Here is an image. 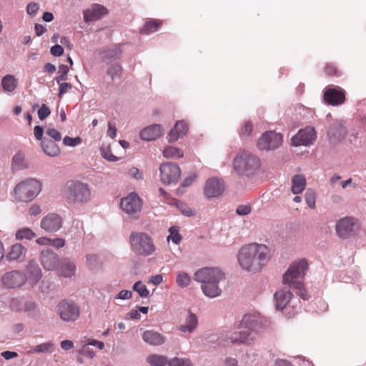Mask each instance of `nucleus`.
I'll return each mask as SVG.
<instances>
[{
  "label": "nucleus",
  "mask_w": 366,
  "mask_h": 366,
  "mask_svg": "<svg viewBox=\"0 0 366 366\" xmlns=\"http://www.w3.org/2000/svg\"><path fill=\"white\" fill-rule=\"evenodd\" d=\"M270 258L269 248L264 244H250L242 247L237 259L240 266L249 272H257L264 266Z\"/></svg>",
  "instance_id": "1"
},
{
  "label": "nucleus",
  "mask_w": 366,
  "mask_h": 366,
  "mask_svg": "<svg viewBox=\"0 0 366 366\" xmlns=\"http://www.w3.org/2000/svg\"><path fill=\"white\" fill-rule=\"evenodd\" d=\"M224 277V273L219 268L204 267L195 272L194 280L202 284L201 288L205 296L214 298L222 292L219 283Z\"/></svg>",
  "instance_id": "2"
},
{
  "label": "nucleus",
  "mask_w": 366,
  "mask_h": 366,
  "mask_svg": "<svg viewBox=\"0 0 366 366\" xmlns=\"http://www.w3.org/2000/svg\"><path fill=\"white\" fill-rule=\"evenodd\" d=\"M239 331L220 332L209 337L208 342L215 346H227L229 344L252 345L259 335V333L249 329L238 328Z\"/></svg>",
  "instance_id": "3"
},
{
  "label": "nucleus",
  "mask_w": 366,
  "mask_h": 366,
  "mask_svg": "<svg viewBox=\"0 0 366 366\" xmlns=\"http://www.w3.org/2000/svg\"><path fill=\"white\" fill-rule=\"evenodd\" d=\"M308 269V264L305 259L294 262L285 272L282 277L284 285H288L290 289L295 290V292L303 300H308L310 295L304 287L303 283L298 280L302 279Z\"/></svg>",
  "instance_id": "4"
},
{
  "label": "nucleus",
  "mask_w": 366,
  "mask_h": 366,
  "mask_svg": "<svg viewBox=\"0 0 366 366\" xmlns=\"http://www.w3.org/2000/svg\"><path fill=\"white\" fill-rule=\"evenodd\" d=\"M232 165L239 175L251 177L259 171L261 160L249 151L240 150L233 159Z\"/></svg>",
  "instance_id": "5"
},
{
  "label": "nucleus",
  "mask_w": 366,
  "mask_h": 366,
  "mask_svg": "<svg viewBox=\"0 0 366 366\" xmlns=\"http://www.w3.org/2000/svg\"><path fill=\"white\" fill-rule=\"evenodd\" d=\"M91 194L89 186L78 180L67 182L63 190V196L70 204H86L90 200Z\"/></svg>",
  "instance_id": "6"
},
{
  "label": "nucleus",
  "mask_w": 366,
  "mask_h": 366,
  "mask_svg": "<svg viewBox=\"0 0 366 366\" xmlns=\"http://www.w3.org/2000/svg\"><path fill=\"white\" fill-rule=\"evenodd\" d=\"M129 242L132 252L137 256L147 257L156 250L153 239L146 232H132Z\"/></svg>",
  "instance_id": "7"
},
{
  "label": "nucleus",
  "mask_w": 366,
  "mask_h": 366,
  "mask_svg": "<svg viewBox=\"0 0 366 366\" xmlns=\"http://www.w3.org/2000/svg\"><path fill=\"white\" fill-rule=\"evenodd\" d=\"M41 190L40 182L34 179H28L21 182L15 187V198L19 201L27 202L34 199Z\"/></svg>",
  "instance_id": "8"
},
{
  "label": "nucleus",
  "mask_w": 366,
  "mask_h": 366,
  "mask_svg": "<svg viewBox=\"0 0 366 366\" xmlns=\"http://www.w3.org/2000/svg\"><path fill=\"white\" fill-rule=\"evenodd\" d=\"M120 207L129 217L137 219L142 210V201L137 193L131 192L121 199Z\"/></svg>",
  "instance_id": "9"
},
{
  "label": "nucleus",
  "mask_w": 366,
  "mask_h": 366,
  "mask_svg": "<svg viewBox=\"0 0 366 366\" xmlns=\"http://www.w3.org/2000/svg\"><path fill=\"white\" fill-rule=\"evenodd\" d=\"M160 180L165 185L176 184L180 177L181 170L174 162H165L159 167Z\"/></svg>",
  "instance_id": "10"
},
{
  "label": "nucleus",
  "mask_w": 366,
  "mask_h": 366,
  "mask_svg": "<svg viewBox=\"0 0 366 366\" xmlns=\"http://www.w3.org/2000/svg\"><path fill=\"white\" fill-rule=\"evenodd\" d=\"M282 141L283 137L280 133L267 131L262 134L257 145L260 150H274L282 145Z\"/></svg>",
  "instance_id": "11"
},
{
  "label": "nucleus",
  "mask_w": 366,
  "mask_h": 366,
  "mask_svg": "<svg viewBox=\"0 0 366 366\" xmlns=\"http://www.w3.org/2000/svg\"><path fill=\"white\" fill-rule=\"evenodd\" d=\"M57 312L61 320L64 322H74L80 315L79 306L68 300H61L57 305Z\"/></svg>",
  "instance_id": "12"
},
{
  "label": "nucleus",
  "mask_w": 366,
  "mask_h": 366,
  "mask_svg": "<svg viewBox=\"0 0 366 366\" xmlns=\"http://www.w3.org/2000/svg\"><path fill=\"white\" fill-rule=\"evenodd\" d=\"M323 101L333 107L342 105L345 102V91L339 86L329 85L323 90Z\"/></svg>",
  "instance_id": "13"
},
{
  "label": "nucleus",
  "mask_w": 366,
  "mask_h": 366,
  "mask_svg": "<svg viewBox=\"0 0 366 366\" xmlns=\"http://www.w3.org/2000/svg\"><path fill=\"white\" fill-rule=\"evenodd\" d=\"M335 228L337 235L340 238L345 239L355 235L359 229V225L355 219L345 217L337 222Z\"/></svg>",
  "instance_id": "14"
},
{
  "label": "nucleus",
  "mask_w": 366,
  "mask_h": 366,
  "mask_svg": "<svg viewBox=\"0 0 366 366\" xmlns=\"http://www.w3.org/2000/svg\"><path fill=\"white\" fill-rule=\"evenodd\" d=\"M27 281L26 275L20 270L6 272L1 278L2 285L6 288H18Z\"/></svg>",
  "instance_id": "15"
},
{
  "label": "nucleus",
  "mask_w": 366,
  "mask_h": 366,
  "mask_svg": "<svg viewBox=\"0 0 366 366\" xmlns=\"http://www.w3.org/2000/svg\"><path fill=\"white\" fill-rule=\"evenodd\" d=\"M316 139V132L313 127H306L305 129L299 130L297 134L291 139L292 145L310 146L314 143Z\"/></svg>",
  "instance_id": "16"
},
{
  "label": "nucleus",
  "mask_w": 366,
  "mask_h": 366,
  "mask_svg": "<svg viewBox=\"0 0 366 366\" xmlns=\"http://www.w3.org/2000/svg\"><path fill=\"white\" fill-rule=\"evenodd\" d=\"M62 218L57 214L50 213L41 221V227L47 232H56L62 227Z\"/></svg>",
  "instance_id": "17"
},
{
  "label": "nucleus",
  "mask_w": 366,
  "mask_h": 366,
  "mask_svg": "<svg viewBox=\"0 0 366 366\" xmlns=\"http://www.w3.org/2000/svg\"><path fill=\"white\" fill-rule=\"evenodd\" d=\"M262 320L257 314H246L244 315L239 323L238 328L249 329L252 331L259 333L262 328Z\"/></svg>",
  "instance_id": "18"
},
{
  "label": "nucleus",
  "mask_w": 366,
  "mask_h": 366,
  "mask_svg": "<svg viewBox=\"0 0 366 366\" xmlns=\"http://www.w3.org/2000/svg\"><path fill=\"white\" fill-rule=\"evenodd\" d=\"M224 190V183L218 178H210L205 183L204 193L208 198L217 197L223 193Z\"/></svg>",
  "instance_id": "19"
},
{
  "label": "nucleus",
  "mask_w": 366,
  "mask_h": 366,
  "mask_svg": "<svg viewBox=\"0 0 366 366\" xmlns=\"http://www.w3.org/2000/svg\"><path fill=\"white\" fill-rule=\"evenodd\" d=\"M40 261L46 270H54L59 263V256L49 249H44L41 252Z\"/></svg>",
  "instance_id": "20"
},
{
  "label": "nucleus",
  "mask_w": 366,
  "mask_h": 366,
  "mask_svg": "<svg viewBox=\"0 0 366 366\" xmlns=\"http://www.w3.org/2000/svg\"><path fill=\"white\" fill-rule=\"evenodd\" d=\"M347 134V129L340 121H335L330 127L327 136L330 141L336 143L343 139Z\"/></svg>",
  "instance_id": "21"
},
{
  "label": "nucleus",
  "mask_w": 366,
  "mask_h": 366,
  "mask_svg": "<svg viewBox=\"0 0 366 366\" xmlns=\"http://www.w3.org/2000/svg\"><path fill=\"white\" fill-rule=\"evenodd\" d=\"M26 278L29 283L34 287L42 277V272L38 263L34 260L29 262L26 267Z\"/></svg>",
  "instance_id": "22"
},
{
  "label": "nucleus",
  "mask_w": 366,
  "mask_h": 366,
  "mask_svg": "<svg viewBox=\"0 0 366 366\" xmlns=\"http://www.w3.org/2000/svg\"><path fill=\"white\" fill-rule=\"evenodd\" d=\"M188 124L183 120L177 121L167 136V141L173 143L182 138L188 132Z\"/></svg>",
  "instance_id": "23"
},
{
  "label": "nucleus",
  "mask_w": 366,
  "mask_h": 366,
  "mask_svg": "<svg viewBox=\"0 0 366 366\" xmlns=\"http://www.w3.org/2000/svg\"><path fill=\"white\" fill-rule=\"evenodd\" d=\"M163 132L162 125L154 124L141 130L139 136L144 141H152L159 137Z\"/></svg>",
  "instance_id": "24"
},
{
  "label": "nucleus",
  "mask_w": 366,
  "mask_h": 366,
  "mask_svg": "<svg viewBox=\"0 0 366 366\" xmlns=\"http://www.w3.org/2000/svg\"><path fill=\"white\" fill-rule=\"evenodd\" d=\"M107 9L99 4H94L90 9L84 11V20L85 22H92L97 21L105 14Z\"/></svg>",
  "instance_id": "25"
},
{
  "label": "nucleus",
  "mask_w": 366,
  "mask_h": 366,
  "mask_svg": "<svg viewBox=\"0 0 366 366\" xmlns=\"http://www.w3.org/2000/svg\"><path fill=\"white\" fill-rule=\"evenodd\" d=\"M292 296V293L289 290L282 289L277 291L274 295L276 308L282 310L290 302Z\"/></svg>",
  "instance_id": "26"
},
{
  "label": "nucleus",
  "mask_w": 366,
  "mask_h": 366,
  "mask_svg": "<svg viewBox=\"0 0 366 366\" xmlns=\"http://www.w3.org/2000/svg\"><path fill=\"white\" fill-rule=\"evenodd\" d=\"M142 339L147 344L154 346L162 345L165 342V337L159 332L153 330L144 331L142 335Z\"/></svg>",
  "instance_id": "27"
},
{
  "label": "nucleus",
  "mask_w": 366,
  "mask_h": 366,
  "mask_svg": "<svg viewBox=\"0 0 366 366\" xmlns=\"http://www.w3.org/2000/svg\"><path fill=\"white\" fill-rule=\"evenodd\" d=\"M198 326V318L197 315L190 310L185 318L184 324L181 325L179 330L183 332L192 333Z\"/></svg>",
  "instance_id": "28"
},
{
  "label": "nucleus",
  "mask_w": 366,
  "mask_h": 366,
  "mask_svg": "<svg viewBox=\"0 0 366 366\" xmlns=\"http://www.w3.org/2000/svg\"><path fill=\"white\" fill-rule=\"evenodd\" d=\"M26 249L21 244H14L6 255L9 261H19L24 258Z\"/></svg>",
  "instance_id": "29"
},
{
  "label": "nucleus",
  "mask_w": 366,
  "mask_h": 366,
  "mask_svg": "<svg viewBox=\"0 0 366 366\" xmlns=\"http://www.w3.org/2000/svg\"><path fill=\"white\" fill-rule=\"evenodd\" d=\"M122 49L119 45H114L104 49L102 52V58L104 61H110L120 58Z\"/></svg>",
  "instance_id": "30"
},
{
  "label": "nucleus",
  "mask_w": 366,
  "mask_h": 366,
  "mask_svg": "<svg viewBox=\"0 0 366 366\" xmlns=\"http://www.w3.org/2000/svg\"><path fill=\"white\" fill-rule=\"evenodd\" d=\"M76 271V267L73 262L69 259H64L59 266V274L64 277H72Z\"/></svg>",
  "instance_id": "31"
},
{
  "label": "nucleus",
  "mask_w": 366,
  "mask_h": 366,
  "mask_svg": "<svg viewBox=\"0 0 366 366\" xmlns=\"http://www.w3.org/2000/svg\"><path fill=\"white\" fill-rule=\"evenodd\" d=\"M41 145L44 153L49 157H56L60 153L59 147L54 141L44 138L41 141Z\"/></svg>",
  "instance_id": "32"
},
{
  "label": "nucleus",
  "mask_w": 366,
  "mask_h": 366,
  "mask_svg": "<svg viewBox=\"0 0 366 366\" xmlns=\"http://www.w3.org/2000/svg\"><path fill=\"white\" fill-rule=\"evenodd\" d=\"M167 356L153 354L147 357V362L152 366H169V361Z\"/></svg>",
  "instance_id": "33"
},
{
  "label": "nucleus",
  "mask_w": 366,
  "mask_h": 366,
  "mask_svg": "<svg viewBox=\"0 0 366 366\" xmlns=\"http://www.w3.org/2000/svg\"><path fill=\"white\" fill-rule=\"evenodd\" d=\"M292 192L293 194H300L306 186V179L304 176L295 174L292 179Z\"/></svg>",
  "instance_id": "34"
},
{
  "label": "nucleus",
  "mask_w": 366,
  "mask_h": 366,
  "mask_svg": "<svg viewBox=\"0 0 366 366\" xmlns=\"http://www.w3.org/2000/svg\"><path fill=\"white\" fill-rule=\"evenodd\" d=\"M1 86L4 92H12L18 85V80L14 75L7 74L1 80Z\"/></svg>",
  "instance_id": "35"
},
{
  "label": "nucleus",
  "mask_w": 366,
  "mask_h": 366,
  "mask_svg": "<svg viewBox=\"0 0 366 366\" xmlns=\"http://www.w3.org/2000/svg\"><path fill=\"white\" fill-rule=\"evenodd\" d=\"M29 164L25 159L24 154L17 152L12 158L11 168L14 171L21 170L28 168Z\"/></svg>",
  "instance_id": "36"
},
{
  "label": "nucleus",
  "mask_w": 366,
  "mask_h": 366,
  "mask_svg": "<svg viewBox=\"0 0 366 366\" xmlns=\"http://www.w3.org/2000/svg\"><path fill=\"white\" fill-rule=\"evenodd\" d=\"M161 24V21L156 19L148 21L140 29V32L143 34H152L153 32L157 31Z\"/></svg>",
  "instance_id": "37"
},
{
  "label": "nucleus",
  "mask_w": 366,
  "mask_h": 366,
  "mask_svg": "<svg viewBox=\"0 0 366 366\" xmlns=\"http://www.w3.org/2000/svg\"><path fill=\"white\" fill-rule=\"evenodd\" d=\"M163 156L167 159H179L183 157V152L177 147H167L163 150Z\"/></svg>",
  "instance_id": "38"
},
{
  "label": "nucleus",
  "mask_w": 366,
  "mask_h": 366,
  "mask_svg": "<svg viewBox=\"0 0 366 366\" xmlns=\"http://www.w3.org/2000/svg\"><path fill=\"white\" fill-rule=\"evenodd\" d=\"M54 350V345L52 342H46L36 345L35 347L31 349L30 353H46L52 352Z\"/></svg>",
  "instance_id": "39"
},
{
  "label": "nucleus",
  "mask_w": 366,
  "mask_h": 366,
  "mask_svg": "<svg viewBox=\"0 0 366 366\" xmlns=\"http://www.w3.org/2000/svg\"><path fill=\"white\" fill-rule=\"evenodd\" d=\"M36 237V234L29 228L25 227L19 229L16 233V238L19 240H30Z\"/></svg>",
  "instance_id": "40"
},
{
  "label": "nucleus",
  "mask_w": 366,
  "mask_h": 366,
  "mask_svg": "<svg viewBox=\"0 0 366 366\" xmlns=\"http://www.w3.org/2000/svg\"><path fill=\"white\" fill-rule=\"evenodd\" d=\"M191 282L190 276L184 272H179L176 277V283L180 287H187Z\"/></svg>",
  "instance_id": "41"
},
{
  "label": "nucleus",
  "mask_w": 366,
  "mask_h": 366,
  "mask_svg": "<svg viewBox=\"0 0 366 366\" xmlns=\"http://www.w3.org/2000/svg\"><path fill=\"white\" fill-rule=\"evenodd\" d=\"M122 68L119 64L115 63L112 64L107 69V74L110 76L112 80L120 78L122 75Z\"/></svg>",
  "instance_id": "42"
},
{
  "label": "nucleus",
  "mask_w": 366,
  "mask_h": 366,
  "mask_svg": "<svg viewBox=\"0 0 366 366\" xmlns=\"http://www.w3.org/2000/svg\"><path fill=\"white\" fill-rule=\"evenodd\" d=\"M24 300L23 298H12L9 302L10 310L15 312H23Z\"/></svg>",
  "instance_id": "43"
},
{
  "label": "nucleus",
  "mask_w": 366,
  "mask_h": 366,
  "mask_svg": "<svg viewBox=\"0 0 366 366\" xmlns=\"http://www.w3.org/2000/svg\"><path fill=\"white\" fill-rule=\"evenodd\" d=\"M134 291L137 292L141 297H147L149 295V292L145 285L141 281L136 282L133 285Z\"/></svg>",
  "instance_id": "44"
},
{
  "label": "nucleus",
  "mask_w": 366,
  "mask_h": 366,
  "mask_svg": "<svg viewBox=\"0 0 366 366\" xmlns=\"http://www.w3.org/2000/svg\"><path fill=\"white\" fill-rule=\"evenodd\" d=\"M69 69L68 66L65 64H61L59 66L58 69V76L56 78V81L57 84H59L60 82L63 81H66L68 79V72Z\"/></svg>",
  "instance_id": "45"
},
{
  "label": "nucleus",
  "mask_w": 366,
  "mask_h": 366,
  "mask_svg": "<svg viewBox=\"0 0 366 366\" xmlns=\"http://www.w3.org/2000/svg\"><path fill=\"white\" fill-rule=\"evenodd\" d=\"M86 264L91 269H97L99 265V259L97 255L88 254L86 256Z\"/></svg>",
  "instance_id": "46"
},
{
  "label": "nucleus",
  "mask_w": 366,
  "mask_h": 366,
  "mask_svg": "<svg viewBox=\"0 0 366 366\" xmlns=\"http://www.w3.org/2000/svg\"><path fill=\"white\" fill-rule=\"evenodd\" d=\"M169 235L167 237V240L169 241L171 239L174 244H179L182 239V236L179 234L177 227H171L169 229Z\"/></svg>",
  "instance_id": "47"
},
{
  "label": "nucleus",
  "mask_w": 366,
  "mask_h": 366,
  "mask_svg": "<svg viewBox=\"0 0 366 366\" xmlns=\"http://www.w3.org/2000/svg\"><path fill=\"white\" fill-rule=\"evenodd\" d=\"M177 207L179 212L187 217H192L195 214L194 210L182 202H178L177 203Z\"/></svg>",
  "instance_id": "48"
},
{
  "label": "nucleus",
  "mask_w": 366,
  "mask_h": 366,
  "mask_svg": "<svg viewBox=\"0 0 366 366\" xmlns=\"http://www.w3.org/2000/svg\"><path fill=\"white\" fill-rule=\"evenodd\" d=\"M169 366H192V364L189 359L174 357L170 360Z\"/></svg>",
  "instance_id": "49"
},
{
  "label": "nucleus",
  "mask_w": 366,
  "mask_h": 366,
  "mask_svg": "<svg viewBox=\"0 0 366 366\" xmlns=\"http://www.w3.org/2000/svg\"><path fill=\"white\" fill-rule=\"evenodd\" d=\"M81 141H82L81 139L79 137L72 138L69 136H66L63 139V144L65 146L76 147L78 144H81Z\"/></svg>",
  "instance_id": "50"
},
{
  "label": "nucleus",
  "mask_w": 366,
  "mask_h": 366,
  "mask_svg": "<svg viewBox=\"0 0 366 366\" xmlns=\"http://www.w3.org/2000/svg\"><path fill=\"white\" fill-rule=\"evenodd\" d=\"M46 135L56 142L61 139V133L54 128L48 127L46 130Z\"/></svg>",
  "instance_id": "51"
},
{
  "label": "nucleus",
  "mask_w": 366,
  "mask_h": 366,
  "mask_svg": "<svg viewBox=\"0 0 366 366\" xmlns=\"http://www.w3.org/2000/svg\"><path fill=\"white\" fill-rule=\"evenodd\" d=\"M100 150H101V154L102 155V157L104 159H107L108 161L116 162L118 160V158L112 153V152L109 147H107V148L102 147Z\"/></svg>",
  "instance_id": "52"
},
{
  "label": "nucleus",
  "mask_w": 366,
  "mask_h": 366,
  "mask_svg": "<svg viewBox=\"0 0 366 366\" xmlns=\"http://www.w3.org/2000/svg\"><path fill=\"white\" fill-rule=\"evenodd\" d=\"M51 114L50 109L44 104H41L38 110V117L40 120H44Z\"/></svg>",
  "instance_id": "53"
},
{
  "label": "nucleus",
  "mask_w": 366,
  "mask_h": 366,
  "mask_svg": "<svg viewBox=\"0 0 366 366\" xmlns=\"http://www.w3.org/2000/svg\"><path fill=\"white\" fill-rule=\"evenodd\" d=\"M305 199L310 208H315V194L312 191H307L305 194Z\"/></svg>",
  "instance_id": "54"
},
{
  "label": "nucleus",
  "mask_w": 366,
  "mask_h": 366,
  "mask_svg": "<svg viewBox=\"0 0 366 366\" xmlns=\"http://www.w3.org/2000/svg\"><path fill=\"white\" fill-rule=\"evenodd\" d=\"M252 132V127L250 122H246L239 130V134L242 137L250 136Z\"/></svg>",
  "instance_id": "55"
},
{
  "label": "nucleus",
  "mask_w": 366,
  "mask_h": 366,
  "mask_svg": "<svg viewBox=\"0 0 366 366\" xmlns=\"http://www.w3.org/2000/svg\"><path fill=\"white\" fill-rule=\"evenodd\" d=\"M325 72L328 76L336 75L339 76L337 67L332 63H328L325 67Z\"/></svg>",
  "instance_id": "56"
},
{
  "label": "nucleus",
  "mask_w": 366,
  "mask_h": 366,
  "mask_svg": "<svg viewBox=\"0 0 366 366\" xmlns=\"http://www.w3.org/2000/svg\"><path fill=\"white\" fill-rule=\"evenodd\" d=\"M59 89L58 96L60 97L66 94L69 89L72 88V84L67 82L59 83Z\"/></svg>",
  "instance_id": "57"
},
{
  "label": "nucleus",
  "mask_w": 366,
  "mask_h": 366,
  "mask_svg": "<svg viewBox=\"0 0 366 366\" xmlns=\"http://www.w3.org/2000/svg\"><path fill=\"white\" fill-rule=\"evenodd\" d=\"M237 214L244 216L251 212V207L249 205H239L236 209Z\"/></svg>",
  "instance_id": "58"
},
{
  "label": "nucleus",
  "mask_w": 366,
  "mask_h": 366,
  "mask_svg": "<svg viewBox=\"0 0 366 366\" xmlns=\"http://www.w3.org/2000/svg\"><path fill=\"white\" fill-rule=\"evenodd\" d=\"M50 53L54 56H60L64 54V48L61 45L55 44L51 47Z\"/></svg>",
  "instance_id": "59"
},
{
  "label": "nucleus",
  "mask_w": 366,
  "mask_h": 366,
  "mask_svg": "<svg viewBox=\"0 0 366 366\" xmlns=\"http://www.w3.org/2000/svg\"><path fill=\"white\" fill-rule=\"evenodd\" d=\"M197 178V174L195 173H191L188 177H187L181 184V187H189L193 182Z\"/></svg>",
  "instance_id": "60"
},
{
  "label": "nucleus",
  "mask_w": 366,
  "mask_h": 366,
  "mask_svg": "<svg viewBox=\"0 0 366 366\" xmlns=\"http://www.w3.org/2000/svg\"><path fill=\"white\" fill-rule=\"evenodd\" d=\"M38 9H39V5L37 3H35V2L29 3L26 7L27 14L30 16L36 15Z\"/></svg>",
  "instance_id": "61"
},
{
  "label": "nucleus",
  "mask_w": 366,
  "mask_h": 366,
  "mask_svg": "<svg viewBox=\"0 0 366 366\" xmlns=\"http://www.w3.org/2000/svg\"><path fill=\"white\" fill-rule=\"evenodd\" d=\"M132 292L130 290H123L117 295L115 299L124 300H129L132 297Z\"/></svg>",
  "instance_id": "62"
},
{
  "label": "nucleus",
  "mask_w": 366,
  "mask_h": 366,
  "mask_svg": "<svg viewBox=\"0 0 366 366\" xmlns=\"http://www.w3.org/2000/svg\"><path fill=\"white\" fill-rule=\"evenodd\" d=\"M65 244V241L62 238L50 239V246H53L57 249L63 247Z\"/></svg>",
  "instance_id": "63"
},
{
  "label": "nucleus",
  "mask_w": 366,
  "mask_h": 366,
  "mask_svg": "<svg viewBox=\"0 0 366 366\" xmlns=\"http://www.w3.org/2000/svg\"><path fill=\"white\" fill-rule=\"evenodd\" d=\"M36 308V305L32 301H24L23 305V312L34 311Z\"/></svg>",
  "instance_id": "64"
}]
</instances>
